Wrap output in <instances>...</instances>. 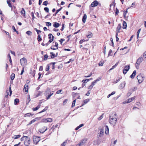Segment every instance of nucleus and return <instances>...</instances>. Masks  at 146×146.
Masks as SVG:
<instances>
[{
    "mask_svg": "<svg viewBox=\"0 0 146 146\" xmlns=\"http://www.w3.org/2000/svg\"><path fill=\"white\" fill-rule=\"evenodd\" d=\"M117 118V115L116 113H111L110 116L109 123L113 126H114L116 123Z\"/></svg>",
    "mask_w": 146,
    "mask_h": 146,
    "instance_id": "obj_1",
    "label": "nucleus"
},
{
    "mask_svg": "<svg viewBox=\"0 0 146 146\" xmlns=\"http://www.w3.org/2000/svg\"><path fill=\"white\" fill-rule=\"evenodd\" d=\"M21 141H24V144L26 146H29L31 142L30 138L27 136H23L21 139Z\"/></svg>",
    "mask_w": 146,
    "mask_h": 146,
    "instance_id": "obj_2",
    "label": "nucleus"
},
{
    "mask_svg": "<svg viewBox=\"0 0 146 146\" xmlns=\"http://www.w3.org/2000/svg\"><path fill=\"white\" fill-rule=\"evenodd\" d=\"M137 79L139 84L141 83L144 80V77L141 74H139L137 76Z\"/></svg>",
    "mask_w": 146,
    "mask_h": 146,
    "instance_id": "obj_3",
    "label": "nucleus"
},
{
    "mask_svg": "<svg viewBox=\"0 0 146 146\" xmlns=\"http://www.w3.org/2000/svg\"><path fill=\"white\" fill-rule=\"evenodd\" d=\"M20 62L21 65L24 66L27 64V60L25 58H23L20 59Z\"/></svg>",
    "mask_w": 146,
    "mask_h": 146,
    "instance_id": "obj_4",
    "label": "nucleus"
},
{
    "mask_svg": "<svg viewBox=\"0 0 146 146\" xmlns=\"http://www.w3.org/2000/svg\"><path fill=\"white\" fill-rule=\"evenodd\" d=\"M52 121V118H44L41 121V122H51Z\"/></svg>",
    "mask_w": 146,
    "mask_h": 146,
    "instance_id": "obj_5",
    "label": "nucleus"
},
{
    "mask_svg": "<svg viewBox=\"0 0 146 146\" xmlns=\"http://www.w3.org/2000/svg\"><path fill=\"white\" fill-rule=\"evenodd\" d=\"M33 139L34 142L36 144H37L40 140L39 137L35 136L33 137Z\"/></svg>",
    "mask_w": 146,
    "mask_h": 146,
    "instance_id": "obj_6",
    "label": "nucleus"
},
{
    "mask_svg": "<svg viewBox=\"0 0 146 146\" xmlns=\"http://www.w3.org/2000/svg\"><path fill=\"white\" fill-rule=\"evenodd\" d=\"M55 45H52L51 47V49H52L55 50L58 49V44L56 42H55Z\"/></svg>",
    "mask_w": 146,
    "mask_h": 146,
    "instance_id": "obj_7",
    "label": "nucleus"
},
{
    "mask_svg": "<svg viewBox=\"0 0 146 146\" xmlns=\"http://www.w3.org/2000/svg\"><path fill=\"white\" fill-rule=\"evenodd\" d=\"M9 92H10V96H11V94H12V91H11V85L9 87V90H7L6 91V93H7V94L5 95V97H7V96H8L9 95Z\"/></svg>",
    "mask_w": 146,
    "mask_h": 146,
    "instance_id": "obj_8",
    "label": "nucleus"
},
{
    "mask_svg": "<svg viewBox=\"0 0 146 146\" xmlns=\"http://www.w3.org/2000/svg\"><path fill=\"white\" fill-rule=\"evenodd\" d=\"M103 130H105V133L106 134H108L109 133V130L108 127L107 125L104 126L103 128Z\"/></svg>",
    "mask_w": 146,
    "mask_h": 146,
    "instance_id": "obj_9",
    "label": "nucleus"
},
{
    "mask_svg": "<svg viewBox=\"0 0 146 146\" xmlns=\"http://www.w3.org/2000/svg\"><path fill=\"white\" fill-rule=\"evenodd\" d=\"M54 36H52L51 34H49L48 35V38L50 39L49 42H51L53 40Z\"/></svg>",
    "mask_w": 146,
    "mask_h": 146,
    "instance_id": "obj_10",
    "label": "nucleus"
},
{
    "mask_svg": "<svg viewBox=\"0 0 146 146\" xmlns=\"http://www.w3.org/2000/svg\"><path fill=\"white\" fill-rule=\"evenodd\" d=\"M143 60V57H140L137 60L136 64H137L140 65Z\"/></svg>",
    "mask_w": 146,
    "mask_h": 146,
    "instance_id": "obj_11",
    "label": "nucleus"
},
{
    "mask_svg": "<svg viewBox=\"0 0 146 146\" xmlns=\"http://www.w3.org/2000/svg\"><path fill=\"white\" fill-rule=\"evenodd\" d=\"M40 117H37L35 118L33 120H32L28 124V125H30L32 123H34L36 121L40 119Z\"/></svg>",
    "mask_w": 146,
    "mask_h": 146,
    "instance_id": "obj_12",
    "label": "nucleus"
},
{
    "mask_svg": "<svg viewBox=\"0 0 146 146\" xmlns=\"http://www.w3.org/2000/svg\"><path fill=\"white\" fill-rule=\"evenodd\" d=\"M125 82H124L123 83H121L119 87V89H122L123 88L125 85Z\"/></svg>",
    "mask_w": 146,
    "mask_h": 146,
    "instance_id": "obj_13",
    "label": "nucleus"
},
{
    "mask_svg": "<svg viewBox=\"0 0 146 146\" xmlns=\"http://www.w3.org/2000/svg\"><path fill=\"white\" fill-rule=\"evenodd\" d=\"M98 4V3L97 1H95L91 3V6L92 7H94L97 6Z\"/></svg>",
    "mask_w": 146,
    "mask_h": 146,
    "instance_id": "obj_14",
    "label": "nucleus"
},
{
    "mask_svg": "<svg viewBox=\"0 0 146 146\" xmlns=\"http://www.w3.org/2000/svg\"><path fill=\"white\" fill-rule=\"evenodd\" d=\"M121 28V26L120 24H119L117 28L116 31V34H118L119 32V31Z\"/></svg>",
    "mask_w": 146,
    "mask_h": 146,
    "instance_id": "obj_15",
    "label": "nucleus"
},
{
    "mask_svg": "<svg viewBox=\"0 0 146 146\" xmlns=\"http://www.w3.org/2000/svg\"><path fill=\"white\" fill-rule=\"evenodd\" d=\"M86 141L85 139L82 140L79 143L81 146H84V145Z\"/></svg>",
    "mask_w": 146,
    "mask_h": 146,
    "instance_id": "obj_16",
    "label": "nucleus"
},
{
    "mask_svg": "<svg viewBox=\"0 0 146 146\" xmlns=\"http://www.w3.org/2000/svg\"><path fill=\"white\" fill-rule=\"evenodd\" d=\"M87 19V15L86 14L84 15L82 19V21L84 23H85L86 22V20Z\"/></svg>",
    "mask_w": 146,
    "mask_h": 146,
    "instance_id": "obj_17",
    "label": "nucleus"
},
{
    "mask_svg": "<svg viewBox=\"0 0 146 146\" xmlns=\"http://www.w3.org/2000/svg\"><path fill=\"white\" fill-rule=\"evenodd\" d=\"M136 71L135 70L134 71L132 74L130 76V77L131 78H133L135 76Z\"/></svg>",
    "mask_w": 146,
    "mask_h": 146,
    "instance_id": "obj_18",
    "label": "nucleus"
},
{
    "mask_svg": "<svg viewBox=\"0 0 146 146\" xmlns=\"http://www.w3.org/2000/svg\"><path fill=\"white\" fill-rule=\"evenodd\" d=\"M60 25V24L56 22H55L53 24V26L55 28H58Z\"/></svg>",
    "mask_w": 146,
    "mask_h": 146,
    "instance_id": "obj_19",
    "label": "nucleus"
},
{
    "mask_svg": "<svg viewBox=\"0 0 146 146\" xmlns=\"http://www.w3.org/2000/svg\"><path fill=\"white\" fill-rule=\"evenodd\" d=\"M123 29H125L127 27V24L124 21L123 22Z\"/></svg>",
    "mask_w": 146,
    "mask_h": 146,
    "instance_id": "obj_20",
    "label": "nucleus"
},
{
    "mask_svg": "<svg viewBox=\"0 0 146 146\" xmlns=\"http://www.w3.org/2000/svg\"><path fill=\"white\" fill-rule=\"evenodd\" d=\"M50 54H51V58H54L56 57L57 56V53H56V55L53 52H50Z\"/></svg>",
    "mask_w": 146,
    "mask_h": 146,
    "instance_id": "obj_21",
    "label": "nucleus"
},
{
    "mask_svg": "<svg viewBox=\"0 0 146 146\" xmlns=\"http://www.w3.org/2000/svg\"><path fill=\"white\" fill-rule=\"evenodd\" d=\"M21 14H23V16H25V11L24 9L23 8H22V10L21 11Z\"/></svg>",
    "mask_w": 146,
    "mask_h": 146,
    "instance_id": "obj_22",
    "label": "nucleus"
},
{
    "mask_svg": "<svg viewBox=\"0 0 146 146\" xmlns=\"http://www.w3.org/2000/svg\"><path fill=\"white\" fill-rule=\"evenodd\" d=\"M33 115V114H31V113H29L25 114V117H27L32 116Z\"/></svg>",
    "mask_w": 146,
    "mask_h": 146,
    "instance_id": "obj_23",
    "label": "nucleus"
},
{
    "mask_svg": "<svg viewBox=\"0 0 146 146\" xmlns=\"http://www.w3.org/2000/svg\"><path fill=\"white\" fill-rule=\"evenodd\" d=\"M21 136V135H15L12 138L14 139H17L20 138Z\"/></svg>",
    "mask_w": 146,
    "mask_h": 146,
    "instance_id": "obj_24",
    "label": "nucleus"
},
{
    "mask_svg": "<svg viewBox=\"0 0 146 146\" xmlns=\"http://www.w3.org/2000/svg\"><path fill=\"white\" fill-rule=\"evenodd\" d=\"M130 66H125L124 68V70H125L127 71H128L129 69Z\"/></svg>",
    "mask_w": 146,
    "mask_h": 146,
    "instance_id": "obj_25",
    "label": "nucleus"
},
{
    "mask_svg": "<svg viewBox=\"0 0 146 146\" xmlns=\"http://www.w3.org/2000/svg\"><path fill=\"white\" fill-rule=\"evenodd\" d=\"M7 3L8 5L10 7H11L12 5H11V1H10V0H7Z\"/></svg>",
    "mask_w": 146,
    "mask_h": 146,
    "instance_id": "obj_26",
    "label": "nucleus"
},
{
    "mask_svg": "<svg viewBox=\"0 0 146 146\" xmlns=\"http://www.w3.org/2000/svg\"><path fill=\"white\" fill-rule=\"evenodd\" d=\"M40 105H38L37 106V107H36L35 108H33V111H36V110H37L40 108Z\"/></svg>",
    "mask_w": 146,
    "mask_h": 146,
    "instance_id": "obj_27",
    "label": "nucleus"
},
{
    "mask_svg": "<svg viewBox=\"0 0 146 146\" xmlns=\"http://www.w3.org/2000/svg\"><path fill=\"white\" fill-rule=\"evenodd\" d=\"M15 74L14 73H12L11 75V78L12 80H13L14 79L15 77Z\"/></svg>",
    "mask_w": 146,
    "mask_h": 146,
    "instance_id": "obj_28",
    "label": "nucleus"
},
{
    "mask_svg": "<svg viewBox=\"0 0 146 146\" xmlns=\"http://www.w3.org/2000/svg\"><path fill=\"white\" fill-rule=\"evenodd\" d=\"M67 143V140H66L65 141L63 142L61 144L60 146H65Z\"/></svg>",
    "mask_w": 146,
    "mask_h": 146,
    "instance_id": "obj_29",
    "label": "nucleus"
},
{
    "mask_svg": "<svg viewBox=\"0 0 146 146\" xmlns=\"http://www.w3.org/2000/svg\"><path fill=\"white\" fill-rule=\"evenodd\" d=\"M90 101V100L89 99H87L86 100H84V104H86L87 103L89 102Z\"/></svg>",
    "mask_w": 146,
    "mask_h": 146,
    "instance_id": "obj_30",
    "label": "nucleus"
},
{
    "mask_svg": "<svg viewBox=\"0 0 146 146\" xmlns=\"http://www.w3.org/2000/svg\"><path fill=\"white\" fill-rule=\"evenodd\" d=\"M104 63V61H101L99 62L98 65L100 66H102L103 65Z\"/></svg>",
    "mask_w": 146,
    "mask_h": 146,
    "instance_id": "obj_31",
    "label": "nucleus"
},
{
    "mask_svg": "<svg viewBox=\"0 0 146 146\" xmlns=\"http://www.w3.org/2000/svg\"><path fill=\"white\" fill-rule=\"evenodd\" d=\"M137 88L136 87H135L133 88H131L130 90L131 91H134L137 90Z\"/></svg>",
    "mask_w": 146,
    "mask_h": 146,
    "instance_id": "obj_32",
    "label": "nucleus"
},
{
    "mask_svg": "<svg viewBox=\"0 0 146 146\" xmlns=\"http://www.w3.org/2000/svg\"><path fill=\"white\" fill-rule=\"evenodd\" d=\"M24 89L25 90L26 92H27L28 89V86L26 85H25L24 86Z\"/></svg>",
    "mask_w": 146,
    "mask_h": 146,
    "instance_id": "obj_33",
    "label": "nucleus"
},
{
    "mask_svg": "<svg viewBox=\"0 0 146 146\" xmlns=\"http://www.w3.org/2000/svg\"><path fill=\"white\" fill-rule=\"evenodd\" d=\"M19 102V99H15L14 100V104L16 105L17 103Z\"/></svg>",
    "mask_w": 146,
    "mask_h": 146,
    "instance_id": "obj_34",
    "label": "nucleus"
},
{
    "mask_svg": "<svg viewBox=\"0 0 146 146\" xmlns=\"http://www.w3.org/2000/svg\"><path fill=\"white\" fill-rule=\"evenodd\" d=\"M89 80V79H86L83 80L82 81V82L84 83H85L87 82Z\"/></svg>",
    "mask_w": 146,
    "mask_h": 146,
    "instance_id": "obj_35",
    "label": "nucleus"
},
{
    "mask_svg": "<svg viewBox=\"0 0 146 146\" xmlns=\"http://www.w3.org/2000/svg\"><path fill=\"white\" fill-rule=\"evenodd\" d=\"M141 30V29H139L137 32V38H138L139 37V34L140 33Z\"/></svg>",
    "mask_w": 146,
    "mask_h": 146,
    "instance_id": "obj_36",
    "label": "nucleus"
},
{
    "mask_svg": "<svg viewBox=\"0 0 146 146\" xmlns=\"http://www.w3.org/2000/svg\"><path fill=\"white\" fill-rule=\"evenodd\" d=\"M47 108H48L47 107H46L42 110L39 113H41L42 112L45 111L47 110Z\"/></svg>",
    "mask_w": 146,
    "mask_h": 146,
    "instance_id": "obj_37",
    "label": "nucleus"
},
{
    "mask_svg": "<svg viewBox=\"0 0 146 146\" xmlns=\"http://www.w3.org/2000/svg\"><path fill=\"white\" fill-rule=\"evenodd\" d=\"M47 108H48L47 107H46L42 110L39 113H41L42 112L45 111L47 110Z\"/></svg>",
    "mask_w": 146,
    "mask_h": 146,
    "instance_id": "obj_38",
    "label": "nucleus"
},
{
    "mask_svg": "<svg viewBox=\"0 0 146 146\" xmlns=\"http://www.w3.org/2000/svg\"><path fill=\"white\" fill-rule=\"evenodd\" d=\"M76 99H75L72 102V107H73L75 106V104L76 102Z\"/></svg>",
    "mask_w": 146,
    "mask_h": 146,
    "instance_id": "obj_39",
    "label": "nucleus"
},
{
    "mask_svg": "<svg viewBox=\"0 0 146 146\" xmlns=\"http://www.w3.org/2000/svg\"><path fill=\"white\" fill-rule=\"evenodd\" d=\"M131 90H130L129 92H128V93H127V96H130L131 94H132V92H131V91H130Z\"/></svg>",
    "mask_w": 146,
    "mask_h": 146,
    "instance_id": "obj_40",
    "label": "nucleus"
},
{
    "mask_svg": "<svg viewBox=\"0 0 146 146\" xmlns=\"http://www.w3.org/2000/svg\"><path fill=\"white\" fill-rule=\"evenodd\" d=\"M135 97H132L131 98L129 99L128 100H129V102H131L133 100L135 99Z\"/></svg>",
    "mask_w": 146,
    "mask_h": 146,
    "instance_id": "obj_41",
    "label": "nucleus"
},
{
    "mask_svg": "<svg viewBox=\"0 0 146 146\" xmlns=\"http://www.w3.org/2000/svg\"><path fill=\"white\" fill-rule=\"evenodd\" d=\"M37 40L38 41H40L41 40V39L40 38V35H38V36Z\"/></svg>",
    "mask_w": 146,
    "mask_h": 146,
    "instance_id": "obj_42",
    "label": "nucleus"
},
{
    "mask_svg": "<svg viewBox=\"0 0 146 146\" xmlns=\"http://www.w3.org/2000/svg\"><path fill=\"white\" fill-rule=\"evenodd\" d=\"M112 51L111 50H109L108 56H112V55L111 54V53H112Z\"/></svg>",
    "mask_w": 146,
    "mask_h": 146,
    "instance_id": "obj_43",
    "label": "nucleus"
},
{
    "mask_svg": "<svg viewBox=\"0 0 146 146\" xmlns=\"http://www.w3.org/2000/svg\"><path fill=\"white\" fill-rule=\"evenodd\" d=\"M44 10L45 11L47 12L48 13L49 11V9L47 7H45L44 9Z\"/></svg>",
    "mask_w": 146,
    "mask_h": 146,
    "instance_id": "obj_44",
    "label": "nucleus"
},
{
    "mask_svg": "<svg viewBox=\"0 0 146 146\" xmlns=\"http://www.w3.org/2000/svg\"><path fill=\"white\" fill-rule=\"evenodd\" d=\"M92 36V34L91 33H90V34L87 36V37L89 38H90Z\"/></svg>",
    "mask_w": 146,
    "mask_h": 146,
    "instance_id": "obj_45",
    "label": "nucleus"
},
{
    "mask_svg": "<svg viewBox=\"0 0 146 146\" xmlns=\"http://www.w3.org/2000/svg\"><path fill=\"white\" fill-rule=\"evenodd\" d=\"M48 57V56L47 55V54L45 55L44 56V60H46Z\"/></svg>",
    "mask_w": 146,
    "mask_h": 146,
    "instance_id": "obj_46",
    "label": "nucleus"
},
{
    "mask_svg": "<svg viewBox=\"0 0 146 146\" xmlns=\"http://www.w3.org/2000/svg\"><path fill=\"white\" fill-rule=\"evenodd\" d=\"M26 33L27 35H30L32 34V32L30 31H28L26 32Z\"/></svg>",
    "mask_w": 146,
    "mask_h": 146,
    "instance_id": "obj_47",
    "label": "nucleus"
},
{
    "mask_svg": "<svg viewBox=\"0 0 146 146\" xmlns=\"http://www.w3.org/2000/svg\"><path fill=\"white\" fill-rule=\"evenodd\" d=\"M46 25L48 27L50 26L51 25V24L50 22H46Z\"/></svg>",
    "mask_w": 146,
    "mask_h": 146,
    "instance_id": "obj_48",
    "label": "nucleus"
},
{
    "mask_svg": "<svg viewBox=\"0 0 146 146\" xmlns=\"http://www.w3.org/2000/svg\"><path fill=\"white\" fill-rule=\"evenodd\" d=\"M119 10L117 8L116 9V11L115 12V15L116 16L117 15L118 13H119Z\"/></svg>",
    "mask_w": 146,
    "mask_h": 146,
    "instance_id": "obj_49",
    "label": "nucleus"
},
{
    "mask_svg": "<svg viewBox=\"0 0 146 146\" xmlns=\"http://www.w3.org/2000/svg\"><path fill=\"white\" fill-rule=\"evenodd\" d=\"M49 66L47 65L46 66V71H48L49 70Z\"/></svg>",
    "mask_w": 146,
    "mask_h": 146,
    "instance_id": "obj_50",
    "label": "nucleus"
},
{
    "mask_svg": "<svg viewBox=\"0 0 146 146\" xmlns=\"http://www.w3.org/2000/svg\"><path fill=\"white\" fill-rule=\"evenodd\" d=\"M93 86H94L91 84L88 87V89H91L92 88Z\"/></svg>",
    "mask_w": 146,
    "mask_h": 146,
    "instance_id": "obj_51",
    "label": "nucleus"
},
{
    "mask_svg": "<svg viewBox=\"0 0 146 146\" xmlns=\"http://www.w3.org/2000/svg\"><path fill=\"white\" fill-rule=\"evenodd\" d=\"M47 4H48L47 1H44L43 3V5H46V6L47 5Z\"/></svg>",
    "mask_w": 146,
    "mask_h": 146,
    "instance_id": "obj_52",
    "label": "nucleus"
},
{
    "mask_svg": "<svg viewBox=\"0 0 146 146\" xmlns=\"http://www.w3.org/2000/svg\"><path fill=\"white\" fill-rule=\"evenodd\" d=\"M65 40V39L63 38H61L59 40V41L60 42V44H62V41H64Z\"/></svg>",
    "mask_w": 146,
    "mask_h": 146,
    "instance_id": "obj_53",
    "label": "nucleus"
},
{
    "mask_svg": "<svg viewBox=\"0 0 146 146\" xmlns=\"http://www.w3.org/2000/svg\"><path fill=\"white\" fill-rule=\"evenodd\" d=\"M47 130V128H46L45 129V130L43 131L42 130V129H40L39 131L40 132V133H43L45 131H46Z\"/></svg>",
    "mask_w": 146,
    "mask_h": 146,
    "instance_id": "obj_54",
    "label": "nucleus"
},
{
    "mask_svg": "<svg viewBox=\"0 0 146 146\" xmlns=\"http://www.w3.org/2000/svg\"><path fill=\"white\" fill-rule=\"evenodd\" d=\"M103 114H102L101 116L99 117L98 118V119L99 120H101L103 117Z\"/></svg>",
    "mask_w": 146,
    "mask_h": 146,
    "instance_id": "obj_55",
    "label": "nucleus"
},
{
    "mask_svg": "<svg viewBox=\"0 0 146 146\" xmlns=\"http://www.w3.org/2000/svg\"><path fill=\"white\" fill-rule=\"evenodd\" d=\"M31 16L32 17V19H34V18H35V17L34 15V14L33 12H32L31 13Z\"/></svg>",
    "mask_w": 146,
    "mask_h": 146,
    "instance_id": "obj_56",
    "label": "nucleus"
},
{
    "mask_svg": "<svg viewBox=\"0 0 146 146\" xmlns=\"http://www.w3.org/2000/svg\"><path fill=\"white\" fill-rule=\"evenodd\" d=\"M67 101H68V100L67 99L65 100H64V101H63V105H65L66 104V103L67 102Z\"/></svg>",
    "mask_w": 146,
    "mask_h": 146,
    "instance_id": "obj_57",
    "label": "nucleus"
},
{
    "mask_svg": "<svg viewBox=\"0 0 146 146\" xmlns=\"http://www.w3.org/2000/svg\"><path fill=\"white\" fill-rule=\"evenodd\" d=\"M62 8V7H61V8H60L59 9L57 10L56 14L59 11H60L61 10Z\"/></svg>",
    "mask_w": 146,
    "mask_h": 146,
    "instance_id": "obj_58",
    "label": "nucleus"
},
{
    "mask_svg": "<svg viewBox=\"0 0 146 146\" xmlns=\"http://www.w3.org/2000/svg\"><path fill=\"white\" fill-rule=\"evenodd\" d=\"M118 34H116V40L118 41L119 40V38L117 37Z\"/></svg>",
    "mask_w": 146,
    "mask_h": 146,
    "instance_id": "obj_59",
    "label": "nucleus"
},
{
    "mask_svg": "<svg viewBox=\"0 0 146 146\" xmlns=\"http://www.w3.org/2000/svg\"><path fill=\"white\" fill-rule=\"evenodd\" d=\"M96 82L94 80V81L92 82L91 83V84L94 86L95 85L96 83Z\"/></svg>",
    "mask_w": 146,
    "mask_h": 146,
    "instance_id": "obj_60",
    "label": "nucleus"
},
{
    "mask_svg": "<svg viewBox=\"0 0 146 146\" xmlns=\"http://www.w3.org/2000/svg\"><path fill=\"white\" fill-rule=\"evenodd\" d=\"M130 102H129V100H127L125 101L124 102H123V104L128 103H130Z\"/></svg>",
    "mask_w": 146,
    "mask_h": 146,
    "instance_id": "obj_61",
    "label": "nucleus"
},
{
    "mask_svg": "<svg viewBox=\"0 0 146 146\" xmlns=\"http://www.w3.org/2000/svg\"><path fill=\"white\" fill-rule=\"evenodd\" d=\"M10 52H11V53L12 54H13L15 56V52H14L13 51H12L11 50L10 51Z\"/></svg>",
    "mask_w": 146,
    "mask_h": 146,
    "instance_id": "obj_62",
    "label": "nucleus"
},
{
    "mask_svg": "<svg viewBox=\"0 0 146 146\" xmlns=\"http://www.w3.org/2000/svg\"><path fill=\"white\" fill-rule=\"evenodd\" d=\"M62 91V90H60L58 91H57L56 93L57 94H59L61 92V91Z\"/></svg>",
    "mask_w": 146,
    "mask_h": 146,
    "instance_id": "obj_63",
    "label": "nucleus"
},
{
    "mask_svg": "<svg viewBox=\"0 0 146 146\" xmlns=\"http://www.w3.org/2000/svg\"><path fill=\"white\" fill-rule=\"evenodd\" d=\"M143 56L144 57L146 58V51L143 54Z\"/></svg>",
    "mask_w": 146,
    "mask_h": 146,
    "instance_id": "obj_64",
    "label": "nucleus"
}]
</instances>
